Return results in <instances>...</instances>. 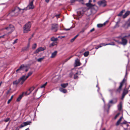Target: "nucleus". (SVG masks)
Instances as JSON below:
<instances>
[{"label":"nucleus","mask_w":130,"mask_h":130,"mask_svg":"<svg viewBox=\"0 0 130 130\" xmlns=\"http://www.w3.org/2000/svg\"><path fill=\"white\" fill-rule=\"evenodd\" d=\"M102 100H103V102L105 103L104 100L103 98L102 99Z\"/></svg>","instance_id":"338daca9"},{"label":"nucleus","mask_w":130,"mask_h":130,"mask_svg":"<svg viewBox=\"0 0 130 130\" xmlns=\"http://www.w3.org/2000/svg\"><path fill=\"white\" fill-rule=\"evenodd\" d=\"M125 94H122V99H123V98H124V96H125Z\"/></svg>","instance_id":"3c124183"},{"label":"nucleus","mask_w":130,"mask_h":130,"mask_svg":"<svg viewBox=\"0 0 130 130\" xmlns=\"http://www.w3.org/2000/svg\"><path fill=\"white\" fill-rule=\"evenodd\" d=\"M51 41L54 42H57V41L58 40V38H55L54 37H53L51 38Z\"/></svg>","instance_id":"412c9836"},{"label":"nucleus","mask_w":130,"mask_h":130,"mask_svg":"<svg viewBox=\"0 0 130 130\" xmlns=\"http://www.w3.org/2000/svg\"><path fill=\"white\" fill-rule=\"evenodd\" d=\"M120 114V113H118L115 117V118H114L115 119H116L119 116Z\"/></svg>","instance_id":"ea45409f"},{"label":"nucleus","mask_w":130,"mask_h":130,"mask_svg":"<svg viewBox=\"0 0 130 130\" xmlns=\"http://www.w3.org/2000/svg\"><path fill=\"white\" fill-rule=\"evenodd\" d=\"M33 1H32L29 3L26 7L23 9V10H26L27 9H32L34 8V6L33 5Z\"/></svg>","instance_id":"7ed1b4c3"},{"label":"nucleus","mask_w":130,"mask_h":130,"mask_svg":"<svg viewBox=\"0 0 130 130\" xmlns=\"http://www.w3.org/2000/svg\"><path fill=\"white\" fill-rule=\"evenodd\" d=\"M59 90L60 91L63 93H65L67 92V90H66L63 89L62 88H60Z\"/></svg>","instance_id":"4be33fe9"},{"label":"nucleus","mask_w":130,"mask_h":130,"mask_svg":"<svg viewBox=\"0 0 130 130\" xmlns=\"http://www.w3.org/2000/svg\"><path fill=\"white\" fill-rule=\"evenodd\" d=\"M122 86V83H120V86L119 87V88L117 90V92L120 93L121 90Z\"/></svg>","instance_id":"aec40b11"},{"label":"nucleus","mask_w":130,"mask_h":130,"mask_svg":"<svg viewBox=\"0 0 130 130\" xmlns=\"http://www.w3.org/2000/svg\"><path fill=\"white\" fill-rule=\"evenodd\" d=\"M31 27V24L30 22H29L26 24L23 27L24 33H27L29 31H30V28Z\"/></svg>","instance_id":"f03ea898"},{"label":"nucleus","mask_w":130,"mask_h":130,"mask_svg":"<svg viewBox=\"0 0 130 130\" xmlns=\"http://www.w3.org/2000/svg\"><path fill=\"white\" fill-rule=\"evenodd\" d=\"M98 85H96V87H98V91H99V87H98Z\"/></svg>","instance_id":"4d7b16f0"},{"label":"nucleus","mask_w":130,"mask_h":130,"mask_svg":"<svg viewBox=\"0 0 130 130\" xmlns=\"http://www.w3.org/2000/svg\"><path fill=\"white\" fill-rule=\"evenodd\" d=\"M60 15V14H56V15L55 16L57 17V18H59V16Z\"/></svg>","instance_id":"a18cd8bd"},{"label":"nucleus","mask_w":130,"mask_h":130,"mask_svg":"<svg viewBox=\"0 0 130 130\" xmlns=\"http://www.w3.org/2000/svg\"><path fill=\"white\" fill-rule=\"evenodd\" d=\"M44 57H42L38 59L37 60L38 62H41L44 59Z\"/></svg>","instance_id":"7c9ffc66"},{"label":"nucleus","mask_w":130,"mask_h":130,"mask_svg":"<svg viewBox=\"0 0 130 130\" xmlns=\"http://www.w3.org/2000/svg\"><path fill=\"white\" fill-rule=\"evenodd\" d=\"M34 89V87H32L29 88L25 92V94L26 95L29 94L32 92V91Z\"/></svg>","instance_id":"9b49d317"},{"label":"nucleus","mask_w":130,"mask_h":130,"mask_svg":"<svg viewBox=\"0 0 130 130\" xmlns=\"http://www.w3.org/2000/svg\"><path fill=\"white\" fill-rule=\"evenodd\" d=\"M18 40V39H16L14 41V42H13L12 44H14L15 43H16L17 42V41Z\"/></svg>","instance_id":"37998d69"},{"label":"nucleus","mask_w":130,"mask_h":130,"mask_svg":"<svg viewBox=\"0 0 130 130\" xmlns=\"http://www.w3.org/2000/svg\"><path fill=\"white\" fill-rule=\"evenodd\" d=\"M115 44L113 42H111L110 43H108V44H105V43H102L100 44V45H98L97 46H96L95 47V48L97 49H98L99 48L101 47L102 46H106L107 45H114Z\"/></svg>","instance_id":"423d86ee"},{"label":"nucleus","mask_w":130,"mask_h":130,"mask_svg":"<svg viewBox=\"0 0 130 130\" xmlns=\"http://www.w3.org/2000/svg\"><path fill=\"white\" fill-rule=\"evenodd\" d=\"M21 10H23V9H20L19 7H16L9 13V14L11 16H16L18 15L19 12L21 11Z\"/></svg>","instance_id":"f257e3e1"},{"label":"nucleus","mask_w":130,"mask_h":130,"mask_svg":"<svg viewBox=\"0 0 130 130\" xmlns=\"http://www.w3.org/2000/svg\"><path fill=\"white\" fill-rule=\"evenodd\" d=\"M128 92V91L127 90H126L125 89L123 91V94H125V95H126V94Z\"/></svg>","instance_id":"e433bc0d"},{"label":"nucleus","mask_w":130,"mask_h":130,"mask_svg":"<svg viewBox=\"0 0 130 130\" xmlns=\"http://www.w3.org/2000/svg\"><path fill=\"white\" fill-rule=\"evenodd\" d=\"M70 29V28L69 29H65V30H69Z\"/></svg>","instance_id":"13d9d810"},{"label":"nucleus","mask_w":130,"mask_h":130,"mask_svg":"<svg viewBox=\"0 0 130 130\" xmlns=\"http://www.w3.org/2000/svg\"><path fill=\"white\" fill-rule=\"evenodd\" d=\"M38 90V89H37V90H35V93H36L37 92V91Z\"/></svg>","instance_id":"69168bd1"},{"label":"nucleus","mask_w":130,"mask_h":130,"mask_svg":"<svg viewBox=\"0 0 130 130\" xmlns=\"http://www.w3.org/2000/svg\"><path fill=\"white\" fill-rule=\"evenodd\" d=\"M6 35V34H5L4 35H3V36H0V38H3V37H4V36H5Z\"/></svg>","instance_id":"5fc2aeb1"},{"label":"nucleus","mask_w":130,"mask_h":130,"mask_svg":"<svg viewBox=\"0 0 130 130\" xmlns=\"http://www.w3.org/2000/svg\"><path fill=\"white\" fill-rule=\"evenodd\" d=\"M31 123V122L30 121H28L24 122L20 125V128H22L27 125H29Z\"/></svg>","instance_id":"9d476101"},{"label":"nucleus","mask_w":130,"mask_h":130,"mask_svg":"<svg viewBox=\"0 0 130 130\" xmlns=\"http://www.w3.org/2000/svg\"><path fill=\"white\" fill-rule=\"evenodd\" d=\"M75 67L78 66H80L81 63L79 62V60L78 59H76L75 61Z\"/></svg>","instance_id":"4468645a"},{"label":"nucleus","mask_w":130,"mask_h":130,"mask_svg":"<svg viewBox=\"0 0 130 130\" xmlns=\"http://www.w3.org/2000/svg\"><path fill=\"white\" fill-rule=\"evenodd\" d=\"M68 85V83L63 84L61 85V86L63 88H65Z\"/></svg>","instance_id":"bb28decb"},{"label":"nucleus","mask_w":130,"mask_h":130,"mask_svg":"<svg viewBox=\"0 0 130 130\" xmlns=\"http://www.w3.org/2000/svg\"><path fill=\"white\" fill-rule=\"evenodd\" d=\"M28 69H26V70H25V71H26V72H27V71H28Z\"/></svg>","instance_id":"774afa93"},{"label":"nucleus","mask_w":130,"mask_h":130,"mask_svg":"<svg viewBox=\"0 0 130 130\" xmlns=\"http://www.w3.org/2000/svg\"><path fill=\"white\" fill-rule=\"evenodd\" d=\"M98 4L100 6L104 7L106 5V2L105 0L100 1L98 2Z\"/></svg>","instance_id":"6e6552de"},{"label":"nucleus","mask_w":130,"mask_h":130,"mask_svg":"<svg viewBox=\"0 0 130 130\" xmlns=\"http://www.w3.org/2000/svg\"><path fill=\"white\" fill-rule=\"evenodd\" d=\"M118 109L121 110L122 109V104L121 102H120L118 106Z\"/></svg>","instance_id":"cd10ccee"},{"label":"nucleus","mask_w":130,"mask_h":130,"mask_svg":"<svg viewBox=\"0 0 130 130\" xmlns=\"http://www.w3.org/2000/svg\"><path fill=\"white\" fill-rule=\"evenodd\" d=\"M89 54V52L88 51H87L84 53V55L85 57H87L88 55Z\"/></svg>","instance_id":"72a5a7b5"},{"label":"nucleus","mask_w":130,"mask_h":130,"mask_svg":"<svg viewBox=\"0 0 130 130\" xmlns=\"http://www.w3.org/2000/svg\"><path fill=\"white\" fill-rule=\"evenodd\" d=\"M9 118H7L6 119H5V120L4 121L5 122H7L9 121Z\"/></svg>","instance_id":"79ce46f5"},{"label":"nucleus","mask_w":130,"mask_h":130,"mask_svg":"<svg viewBox=\"0 0 130 130\" xmlns=\"http://www.w3.org/2000/svg\"><path fill=\"white\" fill-rule=\"evenodd\" d=\"M45 1L46 3H48L49 2V0H45Z\"/></svg>","instance_id":"6e6d98bb"},{"label":"nucleus","mask_w":130,"mask_h":130,"mask_svg":"<svg viewBox=\"0 0 130 130\" xmlns=\"http://www.w3.org/2000/svg\"><path fill=\"white\" fill-rule=\"evenodd\" d=\"M13 96H12L11 97V98H10V99H11V100H12V98H13Z\"/></svg>","instance_id":"e2e57ef3"},{"label":"nucleus","mask_w":130,"mask_h":130,"mask_svg":"<svg viewBox=\"0 0 130 130\" xmlns=\"http://www.w3.org/2000/svg\"><path fill=\"white\" fill-rule=\"evenodd\" d=\"M57 24H53L52 25V29L55 31H56L57 30Z\"/></svg>","instance_id":"2eb2a0df"},{"label":"nucleus","mask_w":130,"mask_h":130,"mask_svg":"<svg viewBox=\"0 0 130 130\" xmlns=\"http://www.w3.org/2000/svg\"><path fill=\"white\" fill-rule=\"evenodd\" d=\"M86 5L87 7H91L94 6V5H93L92 4L89 3H86Z\"/></svg>","instance_id":"393cba45"},{"label":"nucleus","mask_w":130,"mask_h":130,"mask_svg":"<svg viewBox=\"0 0 130 130\" xmlns=\"http://www.w3.org/2000/svg\"><path fill=\"white\" fill-rule=\"evenodd\" d=\"M130 37V34L128 35H127V36H125V37Z\"/></svg>","instance_id":"864d4df0"},{"label":"nucleus","mask_w":130,"mask_h":130,"mask_svg":"<svg viewBox=\"0 0 130 130\" xmlns=\"http://www.w3.org/2000/svg\"><path fill=\"white\" fill-rule=\"evenodd\" d=\"M78 0H71L70 2L71 3H72L75 2L76 1Z\"/></svg>","instance_id":"a19ab883"},{"label":"nucleus","mask_w":130,"mask_h":130,"mask_svg":"<svg viewBox=\"0 0 130 130\" xmlns=\"http://www.w3.org/2000/svg\"><path fill=\"white\" fill-rule=\"evenodd\" d=\"M117 99H116L115 100L114 102L113 101V100H112L110 101L109 102V103H108V105L109 108L110 106L109 105L110 103H111V104H114L116 103L117 102Z\"/></svg>","instance_id":"f3484780"},{"label":"nucleus","mask_w":130,"mask_h":130,"mask_svg":"<svg viewBox=\"0 0 130 130\" xmlns=\"http://www.w3.org/2000/svg\"><path fill=\"white\" fill-rule=\"evenodd\" d=\"M79 72H77L74 75V78L76 79L78 77V76L77 75V74H78Z\"/></svg>","instance_id":"c9c22d12"},{"label":"nucleus","mask_w":130,"mask_h":130,"mask_svg":"<svg viewBox=\"0 0 130 130\" xmlns=\"http://www.w3.org/2000/svg\"><path fill=\"white\" fill-rule=\"evenodd\" d=\"M92 2V0H89V3H91Z\"/></svg>","instance_id":"bf43d9fd"},{"label":"nucleus","mask_w":130,"mask_h":130,"mask_svg":"<svg viewBox=\"0 0 130 130\" xmlns=\"http://www.w3.org/2000/svg\"><path fill=\"white\" fill-rule=\"evenodd\" d=\"M45 48L44 47H40L37 49L36 51L34 52V53L36 54L40 52L44 51Z\"/></svg>","instance_id":"f8f14e48"},{"label":"nucleus","mask_w":130,"mask_h":130,"mask_svg":"<svg viewBox=\"0 0 130 130\" xmlns=\"http://www.w3.org/2000/svg\"><path fill=\"white\" fill-rule=\"evenodd\" d=\"M94 28H93L92 29H91L90 31V32H92L93 31H94Z\"/></svg>","instance_id":"8fccbe9b"},{"label":"nucleus","mask_w":130,"mask_h":130,"mask_svg":"<svg viewBox=\"0 0 130 130\" xmlns=\"http://www.w3.org/2000/svg\"><path fill=\"white\" fill-rule=\"evenodd\" d=\"M37 46V44L36 43H35L34 44H33L32 46V48L33 49H35Z\"/></svg>","instance_id":"58836bf2"},{"label":"nucleus","mask_w":130,"mask_h":130,"mask_svg":"<svg viewBox=\"0 0 130 130\" xmlns=\"http://www.w3.org/2000/svg\"><path fill=\"white\" fill-rule=\"evenodd\" d=\"M24 68V66L23 65H22L19 67V68L17 70L16 72H18L20 70H23Z\"/></svg>","instance_id":"a211bd4d"},{"label":"nucleus","mask_w":130,"mask_h":130,"mask_svg":"<svg viewBox=\"0 0 130 130\" xmlns=\"http://www.w3.org/2000/svg\"><path fill=\"white\" fill-rule=\"evenodd\" d=\"M85 11L83 9H82L79 11L77 12V17L78 18H81L83 15L84 12Z\"/></svg>","instance_id":"1a4fd4ad"},{"label":"nucleus","mask_w":130,"mask_h":130,"mask_svg":"<svg viewBox=\"0 0 130 130\" xmlns=\"http://www.w3.org/2000/svg\"><path fill=\"white\" fill-rule=\"evenodd\" d=\"M57 53V51H55L54 52L52 53V54L51 56V58H54L56 55Z\"/></svg>","instance_id":"dca6fc26"},{"label":"nucleus","mask_w":130,"mask_h":130,"mask_svg":"<svg viewBox=\"0 0 130 130\" xmlns=\"http://www.w3.org/2000/svg\"><path fill=\"white\" fill-rule=\"evenodd\" d=\"M105 24V23H104L103 24H99L97 25V26L98 27H102L103 25H104Z\"/></svg>","instance_id":"4c0bfd02"},{"label":"nucleus","mask_w":130,"mask_h":130,"mask_svg":"<svg viewBox=\"0 0 130 130\" xmlns=\"http://www.w3.org/2000/svg\"><path fill=\"white\" fill-rule=\"evenodd\" d=\"M85 31L84 29H83L81 31L79 32V33L83 32Z\"/></svg>","instance_id":"de8ad7c7"},{"label":"nucleus","mask_w":130,"mask_h":130,"mask_svg":"<svg viewBox=\"0 0 130 130\" xmlns=\"http://www.w3.org/2000/svg\"><path fill=\"white\" fill-rule=\"evenodd\" d=\"M11 99H9L8 102H7V103L8 104H9L10 102H11Z\"/></svg>","instance_id":"49530a36"},{"label":"nucleus","mask_w":130,"mask_h":130,"mask_svg":"<svg viewBox=\"0 0 130 130\" xmlns=\"http://www.w3.org/2000/svg\"><path fill=\"white\" fill-rule=\"evenodd\" d=\"M77 72H79V73H78V74H80L81 72V71H78Z\"/></svg>","instance_id":"052dcab7"},{"label":"nucleus","mask_w":130,"mask_h":130,"mask_svg":"<svg viewBox=\"0 0 130 130\" xmlns=\"http://www.w3.org/2000/svg\"><path fill=\"white\" fill-rule=\"evenodd\" d=\"M125 52H127V55H125L127 57H128V53L127 52V51H125Z\"/></svg>","instance_id":"603ef678"},{"label":"nucleus","mask_w":130,"mask_h":130,"mask_svg":"<svg viewBox=\"0 0 130 130\" xmlns=\"http://www.w3.org/2000/svg\"><path fill=\"white\" fill-rule=\"evenodd\" d=\"M124 11H125V10H123L120 13L118 14V16H121L122 15L123 13V12H124Z\"/></svg>","instance_id":"2f4dec72"},{"label":"nucleus","mask_w":130,"mask_h":130,"mask_svg":"<svg viewBox=\"0 0 130 130\" xmlns=\"http://www.w3.org/2000/svg\"><path fill=\"white\" fill-rule=\"evenodd\" d=\"M11 130H19V128L18 127H17V129H15V130L12 129Z\"/></svg>","instance_id":"680f3d73"},{"label":"nucleus","mask_w":130,"mask_h":130,"mask_svg":"<svg viewBox=\"0 0 130 130\" xmlns=\"http://www.w3.org/2000/svg\"><path fill=\"white\" fill-rule=\"evenodd\" d=\"M122 118V117H121L118 120V121H117L116 124V125H118L120 124V122L121 121Z\"/></svg>","instance_id":"c756f323"},{"label":"nucleus","mask_w":130,"mask_h":130,"mask_svg":"<svg viewBox=\"0 0 130 130\" xmlns=\"http://www.w3.org/2000/svg\"><path fill=\"white\" fill-rule=\"evenodd\" d=\"M23 94L20 95L19 96V97H18V98L17 99V101L18 102L19 101L21 100V99L22 98V97H23Z\"/></svg>","instance_id":"b1692460"},{"label":"nucleus","mask_w":130,"mask_h":130,"mask_svg":"<svg viewBox=\"0 0 130 130\" xmlns=\"http://www.w3.org/2000/svg\"><path fill=\"white\" fill-rule=\"evenodd\" d=\"M47 84V82L45 83V84L42 85L41 86L40 88H44L45 86Z\"/></svg>","instance_id":"f704fd0d"},{"label":"nucleus","mask_w":130,"mask_h":130,"mask_svg":"<svg viewBox=\"0 0 130 130\" xmlns=\"http://www.w3.org/2000/svg\"><path fill=\"white\" fill-rule=\"evenodd\" d=\"M79 35V34H78L76 36H75L74 38L72 39L71 40V42H73L75 39Z\"/></svg>","instance_id":"c85d7f7f"},{"label":"nucleus","mask_w":130,"mask_h":130,"mask_svg":"<svg viewBox=\"0 0 130 130\" xmlns=\"http://www.w3.org/2000/svg\"><path fill=\"white\" fill-rule=\"evenodd\" d=\"M25 130H29V128H28L26 129Z\"/></svg>","instance_id":"0e129e2a"},{"label":"nucleus","mask_w":130,"mask_h":130,"mask_svg":"<svg viewBox=\"0 0 130 130\" xmlns=\"http://www.w3.org/2000/svg\"><path fill=\"white\" fill-rule=\"evenodd\" d=\"M125 37L124 36V37L122 38L121 41L118 42V43L123 45H126L127 44V39L125 38Z\"/></svg>","instance_id":"20e7f679"},{"label":"nucleus","mask_w":130,"mask_h":130,"mask_svg":"<svg viewBox=\"0 0 130 130\" xmlns=\"http://www.w3.org/2000/svg\"><path fill=\"white\" fill-rule=\"evenodd\" d=\"M124 80H124V79H123V80H122V82L120 83H122V86H123V83L124 82Z\"/></svg>","instance_id":"09e8293b"},{"label":"nucleus","mask_w":130,"mask_h":130,"mask_svg":"<svg viewBox=\"0 0 130 130\" xmlns=\"http://www.w3.org/2000/svg\"><path fill=\"white\" fill-rule=\"evenodd\" d=\"M130 12L129 11H126L125 14L123 16V18H125L128 15L130 14Z\"/></svg>","instance_id":"6ab92c4d"},{"label":"nucleus","mask_w":130,"mask_h":130,"mask_svg":"<svg viewBox=\"0 0 130 130\" xmlns=\"http://www.w3.org/2000/svg\"><path fill=\"white\" fill-rule=\"evenodd\" d=\"M58 43L57 42H54L52 43L50 45V47H51L52 46H53L55 45H56Z\"/></svg>","instance_id":"5701e85b"},{"label":"nucleus","mask_w":130,"mask_h":130,"mask_svg":"<svg viewBox=\"0 0 130 130\" xmlns=\"http://www.w3.org/2000/svg\"><path fill=\"white\" fill-rule=\"evenodd\" d=\"M26 79L27 78L25 77V76L24 75L20 77L18 79V80L20 83V84L22 85Z\"/></svg>","instance_id":"0eeeda50"},{"label":"nucleus","mask_w":130,"mask_h":130,"mask_svg":"<svg viewBox=\"0 0 130 130\" xmlns=\"http://www.w3.org/2000/svg\"><path fill=\"white\" fill-rule=\"evenodd\" d=\"M130 26V19H129L128 21L125 23L124 26V28L126 29L128 28Z\"/></svg>","instance_id":"ddd939ff"},{"label":"nucleus","mask_w":130,"mask_h":130,"mask_svg":"<svg viewBox=\"0 0 130 130\" xmlns=\"http://www.w3.org/2000/svg\"><path fill=\"white\" fill-rule=\"evenodd\" d=\"M69 57V58H67L65 60V62H67V61L68 60H69L71 57Z\"/></svg>","instance_id":"c03bdc74"},{"label":"nucleus","mask_w":130,"mask_h":130,"mask_svg":"<svg viewBox=\"0 0 130 130\" xmlns=\"http://www.w3.org/2000/svg\"><path fill=\"white\" fill-rule=\"evenodd\" d=\"M32 72H29L28 73L27 75L26 76H25V77L27 79L29 76H30L32 74Z\"/></svg>","instance_id":"473e14b6"},{"label":"nucleus","mask_w":130,"mask_h":130,"mask_svg":"<svg viewBox=\"0 0 130 130\" xmlns=\"http://www.w3.org/2000/svg\"><path fill=\"white\" fill-rule=\"evenodd\" d=\"M3 29H6L8 30L9 31L8 34H10L14 29V28L12 25H10L8 27H6L5 28H4Z\"/></svg>","instance_id":"39448f33"},{"label":"nucleus","mask_w":130,"mask_h":130,"mask_svg":"<svg viewBox=\"0 0 130 130\" xmlns=\"http://www.w3.org/2000/svg\"><path fill=\"white\" fill-rule=\"evenodd\" d=\"M20 83L19 81L18 80H16L14 81L13 82V84L14 85H15L17 86L18 84Z\"/></svg>","instance_id":"a878e982"}]
</instances>
